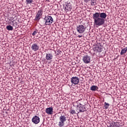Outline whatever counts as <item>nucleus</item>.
<instances>
[{"mask_svg": "<svg viewBox=\"0 0 127 127\" xmlns=\"http://www.w3.org/2000/svg\"><path fill=\"white\" fill-rule=\"evenodd\" d=\"M93 19H94V24L95 25L101 26L105 24V19L100 18L99 15H96L95 13L93 14Z\"/></svg>", "mask_w": 127, "mask_h": 127, "instance_id": "obj_1", "label": "nucleus"}, {"mask_svg": "<svg viewBox=\"0 0 127 127\" xmlns=\"http://www.w3.org/2000/svg\"><path fill=\"white\" fill-rule=\"evenodd\" d=\"M67 115H62L59 118V122L58 124V126L59 127H63L65 126V123L66 121H67Z\"/></svg>", "mask_w": 127, "mask_h": 127, "instance_id": "obj_2", "label": "nucleus"}, {"mask_svg": "<svg viewBox=\"0 0 127 127\" xmlns=\"http://www.w3.org/2000/svg\"><path fill=\"white\" fill-rule=\"evenodd\" d=\"M46 25H50L53 22V18L51 16H46L44 18Z\"/></svg>", "mask_w": 127, "mask_h": 127, "instance_id": "obj_3", "label": "nucleus"}, {"mask_svg": "<svg viewBox=\"0 0 127 127\" xmlns=\"http://www.w3.org/2000/svg\"><path fill=\"white\" fill-rule=\"evenodd\" d=\"M76 30L78 33H84L86 30V27L83 25H79L76 27Z\"/></svg>", "mask_w": 127, "mask_h": 127, "instance_id": "obj_4", "label": "nucleus"}, {"mask_svg": "<svg viewBox=\"0 0 127 127\" xmlns=\"http://www.w3.org/2000/svg\"><path fill=\"white\" fill-rule=\"evenodd\" d=\"M79 79L78 77L73 76L70 78V82L74 85H78L79 84Z\"/></svg>", "mask_w": 127, "mask_h": 127, "instance_id": "obj_5", "label": "nucleus"}, {"mask_svg": "<svg viewBox=\"0 0 127 127\" xmlns=\"http://www.w3.org/2000/svg\"><path fill=\"white\" fill-rule=\"evenodd\" d=\"M82 60L85 64H89L91 61V57L88 55H85L83 57Z\"/></svg>", "mask_w": 127, "mask_h": 127, "instance_id": "obj_6", "label": "nucleus"}, {"mask_svg": "<svg viewBox=\"0 0 127 127\" xmlns=\"http://www.w3.org/2000/svg\"><path fill=\"white\" fill-rule=\"evenodd\" d=\"M42 12H43L42 9H40L38 11L35 18V20L39 21V19H40V18H41V16H42Z\"/></svg>", "mask_w": 127, "mask_h": 127, "instance_id": "obj_7", "label": "nucleus"}, {"mask_svg": "<svg viewBox=\"0 0 127 127\" xmlns=\"http://www.w3.org/2000/svg\"><path fill=\"white\" fill-rule=\"evenodd\" d=\"M86 111H87V110L86 109L85 106L82 105V104H81L80 106H79L78 108V109H77L76 112L77 113V114H79V113L86 112Z\"/></svg>", "mask_w": 127, "mask_h": 127, "instance_id": "obj_8", "label": "nucleus"}, {"mask_svg": "<svg viewBox=\"0 0 127 127\" xmlns=\"http://www.w3.org/2000/svg\"><path fill=\"white\" fill-rule=\"evenodd\" d=\"M10 24H11L12 26L8 25L6 26V29L7 30H13V26H14V24H16V25H17V22H15L14 23V21H11L10 22Z\"/></svg>", "mask_w": 127, "mask_h": 127, "instance_id": "obj_9", "label": "nucleus"}, {"mask_svg": "<svg viewBox=\"0 0 127 127\" xmlns=\"http://www.w3.org/2000/svg\"><path fill=\"white\" fill-rule=\"evenodd\" d=\"M94 14H95L96 15H98V17H99L100 18H102V19H105L106 18L107 15V14L106 13H100V12H96L95 13H94Z\"/></svg>", "mask_w": 127, "mask_h": 127, "instance_id": "obj_10", "label": "nucleus"}, {"mask_svg": "<svg viewBox=\"0 0 127 127\" xmlns=\"http://www.w3.org/2000/svg\"><path fill=\"white\" fill-rule=\"evenodd\" d=\"M32 122L33 123V124L37 125V124H39L40 122V118H39V117L37 116H35L32 119Z\"/></svg>", "mask_w": 127, "mask_h": 127, "instance_id": "obj_11", "label": "nucleus"}, {"mask_svg": "<svg viewBox=\"0 0 127 127\" xmlns=\"http://www.w3.org/2000/svg\"><path fill=\"white\" fill-rule=\"evenodd\" d=\"M31 49L33 51H38L39 50V45L36 43L32 45Z\"/></svg>", "mask_w": 127, "mask_h": 127, "instance_id": "obj_12", "label": "nucleus"}, {"mask_svg": "<svg viewBox=\"0 0 127 127\" xmlns=\"http://www.w3.org/2000/svg\"><path fill=\"white\" fill-rule=\"evenodd\" d=\"M102 49H103V48L101 45H96L93 48V50L95 51V52H102Z\"/></svg>", "mask_w": 127, "mask_h": 127, "instance_id": "obj_13", "label": "nucleus"}, {"mask_svg": "<svg viewBox=\"0 0 127 127\" xmlns=\"http://www.w3.org/2000/svg\"><path fill=\"white\" fill-rule=\"evenodd\" d=\"M46 113L48 115H52L53 114V108L49 107L46 109Z\"/></svg>", "mask_w": 127, "mask_h": 127, "instance_id": "obj_14", "label": "nucleus"}, {"mask_svg": "<svg viewBox=\"0 0 127 127\" xmlns=\"http://www.w3.org/2000/svg\"><path fill=\"white\" fill-rule=\"evenodd\" d=\"M53 58V55H52V54H50V53L46 54V59L48 60V61H51Z\"/></svg>", "mask_w": 127, "mask_h": 127, "instance_id": "obj_15", "label": "nucleus"}, {"mask_svg": "<svg viewBox=\"0 0 127 127\" xmlns=\"http://www.w3.org/2000/svg\"><path fill=\"white\" fill-rule=\"evenodd\" d=\"M65 11H71V9H72V7L70 5H65L64 8Z\"/></svg>", "mask_w": 127, "mask_h": 127, "instance_id": "obj_16", "label": "nucleus"}, {"mask_svg": "<svg viewBox=\"0 0 127 127\" xmlns=\"http://www.w3.org/2000/svg\"><path fill=\"white\" fill-rule=\"evenodd\" d=\"M72 105L73 107H75V108H78L80 107V105H81V103H79V101H77L72 103Z\"/></svg>", "mask_w": 127, "mask_h": 127, "instance_id": "obj_17", "label": "nucleus"}, {"mask_svg": "<svg viewBox=\"0 0 127 127\" xmlns=\"http://www.w3.org/2000/svg\"><path fill=\"white\" fill-rule=\"evenodd\" d=\"M98 89H99V87L96 85L92 86L90 87L91 91H96V90H98Z\"/></svg>", "mask_w": 127, "mask_h": 127, "instance_id": "obj_18", "label": "nucleus"}, {"mask_svg": "<svg viewBox=\"0 0 127 127\" xmlns=\"http://www.w3.org/2000/svg\"><path fill=\"white\" fill-rule=\"evenodd\" d=\"M109 107H110V104L109 103H107V102H105L104 106V109H105V110H107L109 109Z\"/></svg>", "mask_w": 127, "mask_h": 127, "instance_id": "obj_19", "label": "nucleus"}, {"mask_svg": "<svg viewBox=\"0 0 127 127\" xmlns=\"http://www.w3.org/2000/svg\"><path fill=\"white\" fill-rule=\"evenodd\" d=\"M127 49L125 48L123 49L121 51V52L120 53L121 55H123V54H125V53H127Z\"/></svg>", "mask_w": 127, "mask_h": 127, "instance_id": "obj_20", "label": "nucleus"}, {"mask_svg": "<svg viewBox=\"0 0 127 127\" xmlns=\"http://www.w3.org/2000/svg\"><path fill=\"white\" fill-rule=\"evenodd\" d=\"M37 33H38V30H36L33 32L32 35H33V36H35L36 35V34H37Z\"/></svg>", "mask_w": 127, "mask_h": 127, "instance_id": "obj_21", "label": "nucleus"}, {"mask_svg": "<svg viewBox=\"0 0 127 127\" xmlns=\"http://www.w3.org/2000/svg\"><path fill=\"white\" fill-rule=\"evenodd\" d=\"M26 2L27 4L32 3V2H33V0H26Z\"/></svg>", "mask_w": 127, "mask_h": 127, "instance_id": "obj_22", "label": "nucleus"}, {"mask_svg": "<svg viewBox=\"0 0 127 127\" xmlns=\"http://www.w3.org/2000/svg\"><path fill=\"white\" fill-rule=\"evenodd\" d=\"M70 113L72 115H75L76 114V111H75V110H74L71 109Z\"/></svg>", "mask_w": 127, "mask_h": 127, "instance_id": "obj_23", "label": "nucleus"}, {"mask_svg": "<svg viewBox=\"0 0 127 127\" xmlns=\"http://www.w3.org/2000/svg\"><path fill=\"white\" fill-rule=\"evenodd\" d=\"M61 53V51H58L56 55H59Z\"/></svg>", "mask_w": 127, "mask_h": 127, "instance_id": "obj_24", "label": "nucleus"}, {"mask_svg": "<svg viewBox=\"0 0 127 127\" xmlns=\"http://www.w3.org/2000/svg\"><path fill=\"white\" fill-rule=\"evenodd\" d=\"M95 3H96V2H91V5H96V4H95Z\"/></svg>", "mask_w": 127, "mask_h": 127, "instance_id": "obj_25", "label": "nucleus"}, {"mask_svg": "<svg viewBox=\"0 0 127 127\" xmlns=\"http://www.w3.org/2000/svg\"><path fill=\"white\" fill-rule=\"evenodd\" d=\"M84 1H85V2H88V1H90V0H84Z\"/></svg>", "mask_w": 127, "mask_h": 127, "instance_id": "obj_26", "label": "nucleus"}, {"mask_svg": "<svg viewBox=\"0 0 127 127\" xmlns=\"http://www.w3.org/2000/svg\"><path fill=\"white\" fill-rule=\"evenodd\" d=\"M78 37L80 38H81V37H82V35H78Z\"/></svg>", "mask_w": 127, "mask_h": 127, "instance_id": "obj_27", "label": "nucleus"}, {"mask_svg": "<svg viewBox=\"0 0 127 127\" xmlns=\"http://www.w3.org/2000/svg\"><path fill=\"white\" fill-rule=\"evenodd\" d=\"M46 1H49V0H45Z\"/></svg>", "mask_w": 127, "mask_h": 127, "instance_id": "obj_28", "label": "nucleus"}, {"mask_svg": "<svg viewBox=\"0 0 127 127\" xmlns=\"http://www.w3.org/2000/svg\"><path fill=\"white\" fill-rule=\"evenodd\" d=\"M116 59H117V58H115V59H114V60L115 61V60H116Z\"/></svg>", "mask_w": 127, "mask_h": 127, "instance_id": "obj_29", "label": "nucleus"}]
</instances>
